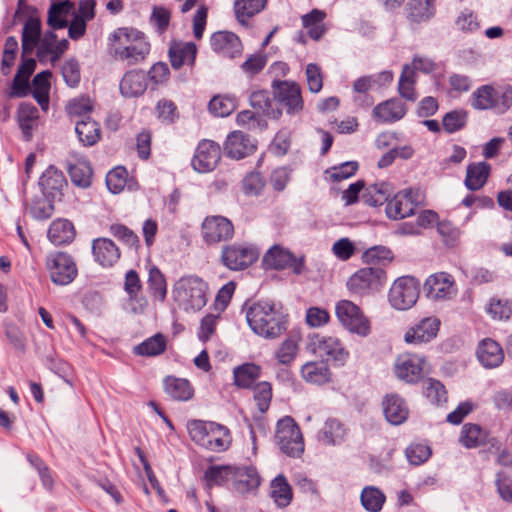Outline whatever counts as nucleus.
I'll list each match as a JSON object with an SVG mask.
<instances>
[{
	"label": "nucleus",
	"mask_w": 512,
	"mask_h": 512,
	"mask_svg": "<svg viewBox=\"0 0 512 512\" xmlns=\"http://www.w3.org/2000/svg\"><path fill=\"white\" fill-rule=\"evenodd\" d=\"M246 320L251 330L266 339H274L286 331L287 317L281 307L270 301L245 305Z\"/></svg>",
	"instance_id": "nucleus-1"
},
{
	"label": "nucleus",
	"mask_w": 512,
	"mask_h": 512,
	"mask_svg": "<svg viewBox=\"0 0 512 512\" xmlns=\"http://www.w3.org/2000/svg\"><path fill=\"white\" fill-rule=\"evenodd\" d=\"M114 56L128 65L145 60L150 52V43L144 33L133 28H120L113 33Z\"/></svg>",
	"instance_id": "nucleus-2"
},
{
	"label": "nucleus",
	"mask_w": 512,
	"mask_h": 512,
	"mask_svg": "<svg viewBox=\"0 0 512 512\" xmlns=\"http://www.w3.org/2000/svg\"><path fill=\"white\" fill-rule=\"evenodd\" d=\"M187 430L191 440L212 452H222L229 448L231 436L229 430L216 422L190 420Z\"/></svg>",
	"instance_id": "nucleus-3"
},
{
	"label": "nucleus",
	"mask_w": 512,
	"mask_h": 512,
	"mask_svg": "<svg viewBox=\"0 0 512 512\" xmlns=\"http://www.w3.org/2000/svg\"><path fill=\"white\" fill-rule=\"evenodd\" d=\"M207 290V284L200 277L187 275L175 282L172 294L181 309L197 312L207 303Z\"/></svg>",
	"instance_id": "nucleus-4"
},
{
	"label": "nucleus",
	"mask_w": 512,
	"mask_h": 512,
	"mask_svg": "<svg viewBox=\"0 0 512 512\" xmlns=\"http://www.w3.org/2000/svg\"><path fill=\"white\" fill-rule=\"evenodd\" d=\"M512 105V86H500L495 88L492 85H483L472 94V106L478 110H494L503 114Z\"/></svg>",
	"instance_id": "nucleus-5"
},
{
	"label": "nucleus",
	"mask_w": 512,
	"mask_h": 512,
	"mask_svg": "<svg viewBox=\"0 0 512 512\" xmlns=\"http://www.w3.org/2000/svg\"><path fill=\"white\" fill-rule=\"evenodd\" d=\"M275 441L279 449L289 457H300L304 452L302 433L290 416H286L277 422Z\"/></svg>",
	"instance_id": "nucleus-6"
},
{
	"label": "nucleus",
	"mask_w": 512,
	"mask_h": 512,
	"mask_svg": "<svg viewBox=\"0 0 512 512\" xmlns=\"http://www.w3.org/2000/svg\"><path fill=\"white\" fill-rule=\"evenodd\" d=\"M335 313L341 325L353 334L366 337L370 333V322L359 306L350 300L336 303Z\"/></svg>",
	"instance_id": "nucleus-7"
},
{
	"label": "nucleus",
	"mask_w": 512,
	"mask_h": 512,
	"mask_svg": "<svg viewBox=\"0 0 512 512\" xmlns=\"http://www.w3.org/2000/svg\"><path fill=\"white\" fill-rule=\"evenodd\" d=\"M386 274L380 267H365L356 271L347 281L349 291L365 296L378 291L385 283Z\"/></svg>",
	"instance_id": "nucleus-8"
},
{
	"label": "nucleus",
	"mask_w": 512,
	"mask_h": 512,
	"mask_svg": "<svg viewBox=\"0 0 512 512\" xmlns=\"http://www.w3.org/2000/svg\"><path fill=\"white\" fill-rule=\"evenodd\" d=\"M424 203V194L420 189H404L388 199L386 204V215L388 218L397 220L409 217L415 213V208Z\"/></svg>",
	"instance_id": "nucleus-9"
},
{
	"label": "nucleus",
	"mask_w": 512,
	"mask_h": 512,
	"mask_svg": "<svg viewBox=\"0 0 512 512\" xmlns=\"http://www.w3.org/2000/svg\"><path fill=\"white\" fill-rule=\"evenodd\" d=\"M419 285V282L410 276L396 279L388 294L390 305L400 311L413 307L419 298Z\"/></svg>",
	"instance_id": "nucleus-10"
},
{
	"label": "nucleus",
	"mask_w": 512,
	"mask_h": 512,
	"mask_svg": "<svg viewBox=\"0 0 512 512\" xmlns=\"http://www.w3.org/2000/svg\"><path fill=\"white\" fill-rule=\"evenodd\" d=\"M311 351L327 361H333L339 366L344 365L349 357V352L342 341L331 335L314 334L309 339Z\"/></svg>",
	"instance_id": "nucleus-11"
},
{
	"label": "nucleus",
	"mask_w": 512,
	"mask_h": 512,
	"mask_svg": "<svg viewBox=\"0 0 512 512\" xmlns=\"http://www.w3.org/2000/svg\"><path fill=\"white\" fill-rule=\"evenodd\" d=\"M46 266L53 283L68 285L77 276V267L73 258L64 252H55L47 256Z\"/></svg>",
	"instance_id": "nucleus-12"
},
{
	"label": "nucleus",
	"mask_w": 512,
	"mask_h": 512,
	"mask_svg": "<svg viewBox=\"0 0 512 512\" xmlns=\"http://www.w3.org/2000/svg\"><path fill=\"white\" fill-rule=\"evenodd\" d=\"M259 257L256 247L248 244H232L222 250L223 264L230 270H243L252 265Z\"/></svg>",
	"instance_id": "nucleus-13"
},
{
	"label": "nucleus",
	"mask_w": 512,
	"mask_h": 512,
	"mask_svg": "<svg viewBox=\"0 0 512 512\" xmlns=\"http://www.w3.org/2000/svg\"><path fill=\"white\" fill-rule=\"evenodd\" d=\"M266 267L276 270L291 268L293 273L300 275L305 269L304 257L297 258L291 251L281 245H273L264 255Z\"/></svg>",
	"instance_id": "nucleus-14"
},
{
	"label": "nucleus",
	"mask_w": 512,
	"mask_h": 512,
	"mask_svg": "<svg viewBox=\"0 0 512 512\" xmlns=\"http://www.w3.org/2000/svg\"><path fill=\"white\" fill-rule=\"evenodd\" d=\"M274 97L290 115L298 114L303 110V99L300 86L291 81H274Z\"/></svg>",
	"instance_id": "nucleus-15"
},
{
	"label": "nucleus",
	"mask_w": 512,
	"mask_h": 512,
	"mask_svg": "<svg viewBox=\"0 0 512 512\" xmlns=\"http://www.w3.org/2000/svg\"><path fill=\"white\" fill-rule=\"evenodd\" d=\"M424 293L434 301L449 300L457 293L454 278L445 272L432 274L424 283Z\"/></svg>",
	"instance_id": "nucleus-16"
},
{
	"label": "nucleus",
	"mask_w": 512,
	"mask_h": 512,
	"mask_svg": "<svg viewBox=\"0 0 512 512\" xmlns=\"http://www.w3.org/2000/svg\"><path fill=\"white\" fill-rule=\"evenodd\" d=\"M234 226L232 222L223 216H208L202 223L203 240L209 244L227 241L233 237Z\"/></svg>",
	"instance_id": "nucleus-17"
},
{
	"label": "nucleus",
	"mask_w": 512,
	"mask_h": 512,
	"mask_svg": "<svg viewBox=\"0 0 512 512\" xmlns=\"http://www.w3.org/2000/svg\"><path fill=\"white\" fill-rule=\"evenodd\" d=\"M221 159V148L212 140H202L192 159V167L199 173H207L214 170Z\"/></svg>",
	"instance_id": "nucleus-18"
},
{
	"label": "nucleus",
	"mask_w": 512,
	"mask_h": 512,
	"mask_svg": "<svg viewBox=\"0 0 512 512\" xmlns=\"http://www.w3.org/2000/svg\"><path fill=\"white\" fill-rule=\"evenodd\" d=\"M424 357L404 353L397 357L394 364L396 376L407 383H416L422 378Z\"/></svg>",
	"instance_id": "nucleus-19"
},
{
	"label": "nucleus",
	"mask_w": 512,
	"mask_h": 512,
	"mask_svg": "<svg viewBox=\"0 0 512 512\" xmlns=\"http://www.w3.org/2000/svg\"><path fill=\"white\" fill-rule=\"evenodd\" d=\"M211 48L217 54L235 58L242 54L243 45L240 38L230 31H217L210 38Z\"/></svg>",
	"instance_id": "nucleus-20"
},
{
	"label": "nucleus",
	"mask_w": 512,
	"mask_h": 512,
	"mask_svg": "<svg viewBox=\"0 0 512 512\" xmlns=\"http://www.w3.org/2000/svg\"><path fill=\"white\" fill-rule=\"evenodd\" d=\"M255 149L254 141L241 131L230 133L224 146L226 155L237 160L251 155Z\"/></svg>",
	"instance_id": "nucleus-21"
},
{
	"label": "nucleus",
	"mask_w": 512,
	"mask_h": 512,
	"mask_svg": "<svg viewBox=\"0 0 512 512\" xmlns=\"http://www.w3.org/2000/svg\"><path fill=\"white\" fill-rule=\"evenodd\" d=\"M407 113V105L398 98H391L376 105L373 117L376 121L389 124L401 120Z\"/></svg>",
	"instance_id": "nucleus-22"
},
{
	"label": "nucleus",
	"mask_w": 512,
	"mask_h": 512,
	"mask_svg": "<svg viewBox=\"0 0 512 512\" xmlns=\"http://www.w3.org/2000/svg\"><path fill=\"white\" fill-rule=\"evenodd\" d=\"M440 321L435 317L422 319L417 325L411 327L405 333L404 340L410 344H420L431 341L436 337Z\"/></svg>",
	"instance_id": "nucleus-23"
},
{
	"label": "nucleus",
	"mask_w": 512,
	"mask_h": 512,
	"mask_svg": "<svg viewBox=\"0 0 512 512\" xmlns=\"http://www.w3.org/2000/svg\"><path fill=\"white\" fill-rule=\"evenodd\" d=\"M496 439L489 432L475 423H466L462 426L459 443L465 448L472 449L486 444L495 445Z\"/></svg>",
	"instance_id": "nucleus-24"
},
{
	"label": "nucleus",
	"mask_w": 512,
	"mask_h": 512,
	"mask_svg": "<svg viewBox=\"0 0 512 512\" xmlns=\"http://www.w3.org/2000/svg\"><path fill=\"white\" fill-rule=\"evenodd\" d=\"M476 355L480 364L487 369L498 367L504 360L502 347L490 338L483 339L479 343Z\"/></svg>",
	"instance_id": "nucleus-25"
},
{
	"label": "nucleus",
	"mask_w": 512,
	"mask_h": 512,
	"mask_svg": "<svg viewBox=\"0 0 512 512\" xmlns=\"http://www.w3.org/2000/svg\"><path fill=\"white\" fill-rule=\"evenodd\" d=\"M348 429L338 419L328 418L317 433V440L326 446L340 445L347 437Z\"/></svg>",
	"instance_id": "nucleus-26"
},
{
	"label": "nucleus",
	"mask_w": 512,
	"mask_h": 512,
	"mask_svg": "<svg viewBox=\"0 0 512 512\" xmlns=\"http://www.w3.org/2000/svg\"><path fill=\"white\" fill-rule=\"evenodd\" d=\"M94 259L103 267L113 266L120 258V251L115 243L108 238H98L92 243Z\"/></svg>",
	"instance_id": "nucleus-27"
},
{
	"label": "nucleus",
	"mask_w": 512,
	"mask_h": 512,
	"mask_svg": "<svg viewBox=\"0 0 512 512\" xmlns=\"http://www.w3.org/2000/svg\"><path fill=\"white\" fill-rule=\"evenodd\" d=\"M382 405L385 418L392 425H400L407 420L409 410L400 396L396 394L387 395Z\"/></svg>",
	"instance_id": "nucleus-28"
},
{
	"label": "nucleus",
	"mask_w": 512,
	"mask_h": 512,
	"mask_svg": "<svg viewBox=\"0 0 512 512\" xmlns=\"http://www.w3.org/2000/svg\"><path fill=\"white\" fill-rule=\"evenodd\" d=\"M147 75L142 70L125 73L120 82V92L124 97H138L147 89Z\"/></svg>",
	"instance_id": "nucleus-29"
},
{
	"label": "nucleus",
	"mask_w": 512,
	"mask_h": 512,
	"mask_svg": "<svg viewBox=\"0 0 512 512\" xmlns=\"http://www.w3.org/2000/svg\"><path fill=\"white\" fill-rule=\"evenodd\" d=\"M197 54V47L192 42H173L169 48L170 63L174 69L183 65H193Z\"/></svg>",
	"instance_id": "nucleus-30"
},
{
	"label": "nucleus",
	"mask_w": 512,
	"mask_h": 512,
	"mask_svg": "<svg viewBox=\"0 0 512 512\" xmlns=\"http://www.w3.org/2000/svg\"><path fill=\"white\" fill-rule=\"evenodd\" d=\"M38 118V109L33 104L23 102L19 105L17 110V119L23 138L26 141H30L32 139L33 130L37 126Z\"/></svg>",
	"instance_id": "nucleus-31"
},
{
	"label": "nucleus",
	"mask_w": 512,
	"mask_h": 512,
	"mask_svg": "<svg viewBox=\"0 0 512 512\" xmlns=\"http://www.w3.org/2000/svg\"><path fill=\"white\" fill-rule=\"evenodd\" d=\"M491 173V165L485 161L471 163L467 166L465 186L470 191L481 189Z\"/></svg>",
	"instance_id": "nucleus-32"
},
{
	"label": "nucleus",
	"mask_w": 512,
	"mask_h": 512,
	"mask_svg": "<svg viewBox=\"0 0 512 512\" xmlns=\"http://www.w3.org/2000/svg\"><path fill=\"white\" fill-rule=\"evenodd\" d=\"M41 21L38 18L29 17L22 30V50L23 56H29L40 42Z\"/></svg>",
	"instance_id": "nucleus-33"
},
{
	"label": "nucleus",
	"mask_w": 512,
	"mask_h": 512,
	"mask_svg": "<svg viewBox=\"0 0 512 512\" xmlns=\"http://www.w3.org/2000/svg\"><path fill=\"white\" fill-rule=\"evenodd\" d=\"M73 224L66 219L54 220L48 229V238L54 245L69 244L75 237Z\"/></svg>",
	"instance_id": "nucleus-34"
},
{
	"label": "nucleus",
	"mask_w": 512,
	"mask_h": 512,
	"mask_svg": "<svg viewBox=\"0 0 512 512\" xmlns=\"http://www.w3.org/2000/svg\"><path fill=\"white\" fill-rule=\"evenodd\" d=\"M49 70L36 74L32 80L31 93L43 111L49 108L50 77Z\"/></svg>",
	"instance_id": "nucleus-35"
},
{
	"label": "nucleus",
	"mask_w": 512,
	"mask_h": 512,
	"mask_svg": "<svg viewBox=\"0 0 512 512\" xmlns=\"http://www.w3.org/2000/svg\"><path fill=\"white\" fill-rule=\"evenodd\" d=\"M302 378L312 384L322 385L330 380V370L324 361H311L301 367Z\"/></svg>",
	"instance_id": "nucleus-36"
},
{
	"label": "nucleus",
	"mask_w": 512,
	"mask_h": 512,
	"mask_svg": "<svg viewBox=\"0 0 512 512\" xmlns=\"http://www.w3.org/2000/svg\"><path fill=\"white\" fill-rule=\"evenodd\" d=\"M75 132L79 142L83 146H93L101 137L100 126L92 118H87V120H75Z\"/></svg>",
	"instance_id": "nucleus-37"
},
{
	"label": "nucleus",
	"mask_w": 512,
	"mask_h": 512,
	"mask_svg": "<svg viewBox=\"0 0 512 512\" xmlns=\"http://www.w3.org/2000/svg\"><path fill=\"white\" fill-rule=\"evenodd\" d=\"M266 5L267 0H235V17L241 25L248 26L249 19L259 14Z\"/></svg>",
	"instance_id": "nucleus-38"
},
{
	"label": "nucleus",
	"mask_w": 512,
	"mask_h": 512,
	"mask_svg": "<svg viewBox=\"0 0 512 512\" xmlns=\"http://www.w3.org/2000/svg\"><path fill=\"white\" fill-rule=\"evenodd\" d=\"M270 496L279 508H285L291 503L293 498L292 488L282 474L271 481Z\"/></svg>",
	"instance_id": "nucleus-39"
},
{
	"label": "nucleus",
	"mask_w": 512,
	"mask_h": 512,
	"mask_svg": "<svg viewBox=\"0 0 512 512\" xmlns=\"http://www.w3.org/2000/svg\"><path fill=\"white\" fill-rule=\"evenodd\" d=\"M165 392L173 399L187 401L193 396V388L186 379L167 377L164 381Z\"/></svg>",
	"instance_id": "nucleus-40"
},
{
	"label": "nucleus",
	"mask_w": 512,
	"mask_h": 512,
	"mask_svg": "<svg viewBox=\"0 0 512 512\" xmlns=\"http://www.w3.org/2000/svg\"><path fill=\"white\" fill-rule=\"evenodd\" d=\"M391 194V185L386 182L370 185L362 194V200L369 206H381L388 203Z\"/></svg>",
	"instance_id": "nucleus-41"
},
{
	"label": "nucleus",
	"mask_w": 512,
	"mask_h": 512,
	"mask_svg": "<svg viewBox=\"0 0 512 512\" xmlns=\"http://www.w3.org/2000/svg\"><path fill=\"white\" fill-rule=\"evenodd\" d=\"M233 480L240 492L256 489L260 485V477L253 467H234Z\"/></svg>",
	"instance_id": "nucleus-42"
},
{
	"label": "nucleus",
	"mask_w": 512,
	"mask_h": 512,
	"mask_svg": "<svg viewBox=\"0 0 512 512\" xmlns=\"http://www.w3.org/2000/svg\"><path fill=\"white\" fill-rule=\"evenodd\" d=\"M74 4L65 0L53 3L48 11L47 24L53 29H62L67 26L66 16L73 9Z\"/></svg>",
	"instance_id": "nucleus-43"
},
{
	"label": "nucleus",
	"mask_w": 512,
	"mask_h": 512,
	"mask_svg": "<svg viewBox=\"0 0 512 512\" xmlns=\"http://www.w3.org/2000/svg\"><path fill=\"white\" fill-rule=\"evenodd\" d=\"M261 368L254 363H245L234 369V382L240 388H251L260 377Z\"/></svg>",
	"instance_id": "nucleus-44"
},
{
	"label": "nucleus",
	"mask_w": 512,
	"mask_h": 512,
	"mask_svg": "<svg viewBox=\"0 0 512 512\" xmlns=\"http://www.w3.org/2000/svg\"><path fill=\"white\" fill-rule=\"evenodd\" d=\"M166 337L157 333L135 346L134 353L140 356L154 357L162 354L166 349Z\"/></svg>",
	"instance_id": "nucleus-45"
},
{
	"label": "nucleus",
	"mask_w": 512,
	"mask_h": 512,
	"mask_svg": "<svg viewBox=\"0 0 512 512\" xmlns=\"http://www.w3.org/2000/svg\"><path fill=\"white\" fill-rule=\"evenodd\" d=\"M65 184L66 180L63 173L54 166H49L39 179V185L45 194L59 191Z\"/></svg>",
	"instance_id": "nucleus-46"
},
{
	"label": "nucleus",
	"mask_w": 512,
	"mask_h": 512,
	"mask_svg": "<svg viewBox=\"0 0 512 512\" xmlns=\"http://www.w3.org/2000/svg\"><path fill=\"white\" fill-rule=\"evenodd\" d=\"M325 17L326 13L319 9H313L310 13L302 16V24L312 39L319 40L325 33L323 24Z\"/></svg>",
	"instance_id": "nucleus-47"
},
{
	"label": "nucleus",
	"mask_w": 512,
	"mask_h": 512,
	"mask_svg": "<svg viewBox=\"0 0 512 512\" xmlns=\"http://www.w3.org/2000/svg\"><path fill=\"white\" fill-rule=\"evenodd\" d=\"M69 176L72 183L81 188H88L92 182L93 171L86 161H79L69 166Z\"/></svg>",
	"instance_id": "nucleus-48"
},
{
	"label": "nucleus",
	"mask_w": 512,
	"mask_h": 512,
	"mask_svg": "<svg viewBox=\"0 0 512 512\" xmlns=\"http://www.w3.org/2000/svg\"><path fill=\"white\" fill-rule=\"evenodd\" d=\"M361 504L369 512H379L386 500L385 495L374 486H367L361 492Z\"/></svg>",
	"instance_id": "nucleus-49"
},
{
	"label": "nucleus",
	"mask_w": 512,
	"mask_h": 512,
	"mask_svg": "<svg viewBox=\"0 0 512 512\" xmlns=\"http://www.w3.org/2000/svg\"><path fill=\"white\" fill-rule=\"evenodd\" d=\"M415 73L409 65L403 67L399 78L398 92L401 97L408 101L414 102L417 99V93L414 88Z\"/></svg>",
	"instance_id": "nucleus-50"
},
{
	"label": "nucleus",
	"mask_w": 512,
	"mask_h": 512,
	"mask_svg": "<svg viewBox=\"0 0 512 512\" xmlns=\"http://www.w3.org/2000/svg\"><path fill=\"white\" fill-rule=\"evenodd\" d=\"M409 17L415 22L429 20L434 15L432 0H409Z\"/></svg>",
	"instance_id": "nucleus-51"
},
{
	"label": "nucleus",
	"mask_w": 512,
	"mask_h": 512,
	"mask_svg": "<svg viewBox=\"0 0 512 512\" xmlns=\"http://www.w3.org/2000/svg\"><path fill=\"white\" fill-rule=\"evenodd\" d=\"M237 107L236 98L232 96H214L209 104V111L217 117L230 115Z\"/></svg>",
	"instance_id": "nucleus-52"
},
{
	"label": "nucleus",
	"mask_w": 512,
	"mask_h": 512,
	"mask_svg": "<svg viewBox=\"0 0 512 512\" xmlns=\"http://www.w3.org/2000/svg\"><path fill=\"white\" fill-rule=\"evenodd\" d=\"M148 287L152 296L163 302L167 295V284L164 275L157 267L149 270Z\"/></svg>",
	"instance_id": "nucleus-53"
},
{
	"label": "nucleus",
	"mask_w": 512,
	"mask_h": 512,
	"mask_svg": "<svg viewBox=\"0 0 512 512\" xmlns=\"http://www.w3.org/2000/svg\"><path fill=\"white\" fill-rule=\"evenodd\" d=\"M66 110L74 122L75 120H87V118H91L93 103L89 98L73 99L67 104Z\"/></svg>",
	"instance_id": "nucleus-54"
},
{
	"label": "nucleus",
	"mask_w": 512,
	"mask_h": 512,
	"mask_svg": "<svg viewBox=\"0 0 512 512\" xmlns=\"http://www.w3.org/2000/svg\"><path fill=\"white\" fill-rule=\"evenodd\" d=\"M468 114L463 109H456L446 113L442 119L443 129L449 133L460 131L466 126Z\"/></svg>",
	"instance_id": "nucleus-55"
},
{
	"label": "nucleus",
	"mask_w": 512,
	"mask_h": 512,
	"mask_svg": "<svg viewBox=\"0 0 512 512\" xmlns=\"http://www.w3.org/2000/svg\"><path fill=\"white\" fill-rule=\"evenodd\" d=\"M205 479L209 487L213 485H222L234 479V467L212 466L206 470Z\"/></svg>",
	"instance_id": "nucleus-56"
},
{
	"label": "nucleus",
	"mask_w": 512,
	"mask_h": 512,
	"mask_svg": "<svg viewBox=\"0 0 512 512\" xmlns=\"http://www.w3.org/2000/svg\"><path fill=\"white\" fill-rule=\"evenodd\" d=\"M487 312L495 320H508L512 315V301L492 298L489 302Z\"/></svg>",
	"instance_id": "nucleus-57"
},
{
	"label": "nucleus",
	"mask_w": 512,
	"mask_h": 512,
	"mask_svg": "<svg viewBox=\"0 0 512 512\" xmlns=\"http://www.w3.org/2000/svg\"><path fill=\"white\" fill-rule=\"evenodd\" d=\"M455 25L458 30L464 33H475L480 29L477 15L467 8L459 13L455 20Z\"/></svg>",
	"instance_id": "nucleus-58"
},
{
	"label": "nucleus",
	"mask_w": 512,
	"mask_h": 512,
	"mask_svg": "<svg viewBox=\"0 0 512 512\" xmlns=\"http://www.w3.org/2000/svg\"><path fill=\"white\" fill-rule=\"evenodd\" d=\"M265 187V179L258 172H252L245 176L242 181V188L248 196H258L262 193Z\"/></svg>",
	"instance_id": "nucleus-59"
},
{
	"label": "nucleus",
	"mask_w": 512,
	"mask_h": 512,
	"mask_svg": "<svg viewBox=\"0 0 512 512\" xmlns=\"http://www.w3.org/2000/svg\"><path fill=\"white\" fill-rule=\"evenodd\" d=\"M127 171L123 167H117L106 175V185L113 194L120 193L126 185Z\"/></svg>",
	"instance_id": "nucleus-60"
},
{
	"label": "nucleus",
	"mask_w": 512,
	"mask_h": 512,
	"mask_svg": "<svg viewBox=\"0 0 512 512\" xmlns=\"http://www.w3.org/2000/svg\"><path fill=\"white\" fill-rule=\"evenodd\" d=\"M29 212L37 220H46L53 215L54 206L44 197H37L33 199Z\"/></svg>",
	"instance_id": "nucleus-61"
},
{
	"label": "nucleus",
	"mask_w": 512,
	"mask_h": 512,
	"mask_svg": "<svg viewBox=\"0 0 512 512\" xmlns=\"http://www.w3.org/2000/svg\"><path fill=\"white\" fill-rule=\"evenodd\" d=\"M407 460L412 465H420L431 456V449L424 444H411L405 450Z\"/></svg>",
	"instance_id": "nucleus-62"
},
{
	"label": "nucleus",
	"mask_w": 512,
	"mask_h": 512,
	"mask_svg": "<svg viewBox=\"0 0 512 512\" xmlns=\"http://www.w3.org/2000/svg\"><path fill=\"white\" fill-rule=\"evenodd\" d=\"M495 487L499 497L508 504H512V477L498 472L495 477Z\"/></svg>",
	"instance_id": "nucleus-63"
},
{
	"label": "nucleus",
	"mask_w": 512,
	"mask_h": 512,
	"mask_svg": "<svg viewBox=\"0 0 512 512\" xmlns=\"http://www.w3.org/2000/svg\"><path fill=\"white\" fill-rule=\"evenodd\" d=\"M272 398V388L268 382H261L256 385L254 391V400L260 412L264 413L270 406Z\"/></svg>",
	"instance_id": "nucleus-64"
}]
</instances>
